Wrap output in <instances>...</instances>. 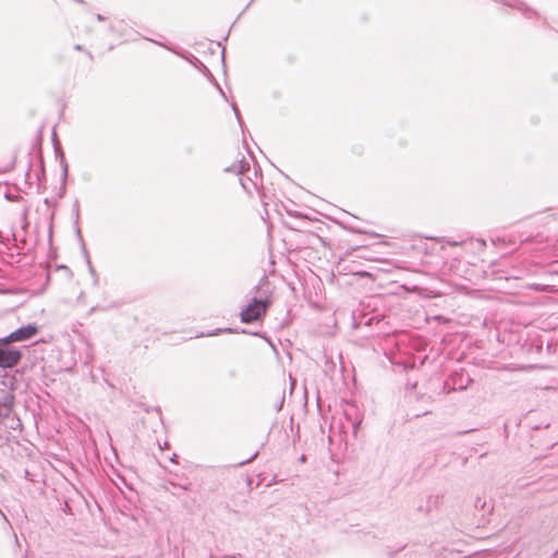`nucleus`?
Segmentation results:
<instances>
[{
  "label": "nucleus",
  "mask_w": 558,
  "mask_h": 558,
  "mask_svg": "<svg viewBox=\"0 0 558 558\" xmlns=\"http://www.w3.org/2000/svg\"><path fill=\"white\" fill-rule=\"evenodd\" d=\"M354 275L360 276V277H367V278H372L373 279V275L367 272V271H359V272H354Z\"/></svg>",
  "instance_id": "obj_6"
},
{
  "label": "nucleus",
  "mask_w": 558,
  "mask_h": 558,
  "mask_svg": "<svg viewBox=\"0 0 558 558\" xmlns=\"http://www.w3.org/2000/svg\"><path fill=\"white\" fill-rule=\"evenodd\" d=\"M10 410V405L7 402L0 400V416Z\"/></svg>",
  "instance_id": "obj_4"
},
{
  "label": "nucleus",
  "mask_w": 558,
  "mask_h": 558,
  "mask_svg": "<svg viewBox=\"0 0 558 558\" xmlns=\"http://www.w3.org/2000/svg\"><path fill=\"white\" fill-rule=\"evenodd\" d=\"M13 168V165H10L4 171H9Z\"/></svg>",
  "instance_id": "obj_7"
},
{
  "label": "nucleus",
  "mask_w": 558,
  "mask_h": 558,
  "mask_svg": "<svg viewBox=\"0 0 558 558\" xmlns=\"http://www.w3.org/2000/svg\"><path fill=\"white\" fill-rule=\"evenodd\" d=\"M57 270L63 272L64 275H69L70 277L73 276L71 270L66 266H60Z\"/></svg>",
  "instance_id": "obj_5"
},
{
  "label": "nucleus",
  "mask_w": 558,
  "mask_h": 558,
  "mask_svg": "<svg viewBox=\"0 0 558 558\" xmlns=\"http://www.w3.org/2000/svg\"><path fill=\"white\" fill-rule=\"evenodd\" d=\"M39 332V328L37 325L29 324L27 326H23L4 338L0 339V344L7 345L12 342H21L26 341L33 337H35Z\"/></svg>",
  "instance_id": "obj_2"
},
{
  "label": "nucleus",
  "mask_w": 558,
  "mask_h": 558,
  "mask_svg": "<svg viewBox=\"0 0 558 558\" xmlns=\"http://www.w3.org/2000/svg\"><path fill=\"white\" fill-rule=\"evenodd\" d=\"M271 303L272 300L270 298L263 300L253 299V301L242 310L240 314L241 322L245 324L260 322L266 316Z\"/></svg>",
  "instance_id": "obj_1"
},
{
  "label": "nucleus",
  "mask_w": 558,
  "mask_h": 558,
  "mask_svg": "<svg viewBox=\"0 0 558 558\" xmlns=\"http://www.w3.org/2000/svg\"><path fill=\"white\" fill-rule=\"evenodd\" d=\"M22 353L17 349H3L0 347V367L10 368L19 364Z\"/></svg>",
  "instance_id": "obj_3"
}]
</instances>
